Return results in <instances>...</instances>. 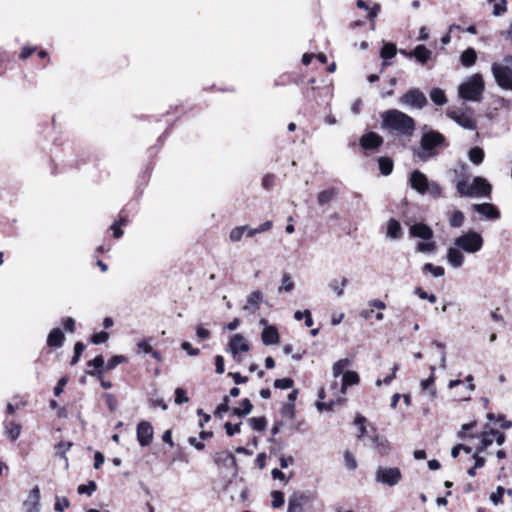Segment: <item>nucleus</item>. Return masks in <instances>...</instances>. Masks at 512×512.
<instances>
[{"mask_svg":"<svg viewBox=\"0 0 512 512\" xmlns=\"http://www.w3.org/2000/svg\"><path fill=\"white\" fill-rule=\"evenodd\" d=\"M381 126L382 129L403 142L410 141L416 130L415 120L398 109H389L383 112Z\"/></svg>","mask_w":512,"mask_h":512,"instance_id":"obj_1","label":"nucleus"},{"mask_svg":"<svg viewBox=\"0 0 512 512\" xmlns=\"http://www.w3.org/2000/svg\"><path fill=\"white\" fill-rule=\"evenodd\" d=\"M448 143L443 134L436 130H429L422 134L419 146L413 154L419 160L427 162L439 154V148L447 147Z\"/></svg>","mask_w":512,"mask_h":512,"instance_id":"obj_2","label":"nucleus"},{"mask_svg":"<svg viewBox=\"0 0 512 512\" xmlns=\"http://www.w3.org/2000/svg\"><path fill=\"white\" fill-rule=\"evenodd\" d=\"M409 184L412 189L421 195L428 193L433 198H439L442 195L441 186L435 181H429L428 177L419 170L410 173Z\"/></svg>","mask_w":512,"mask_h":512,"instance_id":"obj_3","label":"nucleus"},{"mask_svg":"<svg viewBox=\"0 0 512 512\" xmlns=\"http://www.w3.org/2000/svg\"><path fill=\"white\" fill-rule=\"evenodd\" d=\"M484 81L481 74L472 75L458 87L459 97L465 101L479 102L482 100Z\"/></svg>","mask_w":512,"mask_h":512,"instance_id":"obj_4","label":"nucleus"},{"mask_svg":"<svg viewBox=\"0 0 512 512\" xmlns=\"http://www.w3.org/2000/svg\"><path fill=\"white\" fill-rule=\"evenodd\" d=\"M453 244L468 254L479 252L484 245L482 235L475 230H468L454 239Z\"/></svg>","mask_w":512,"mask_h":512,"instance_id":"obj_5","label":"nucleus"},{"mask_svg":"<svg viewBox=\"0 0 512 512\" xmlns=\"http://www.w3.org/2000/svg\"><path fill=\"white\" fill-rule=\"evenodd\" d=\"M491 72L497 85L512 91V56H506L502 63H493Z\"/></svg>","mask_w":512,"mask_h":512,"instance_id":"obj_6","label":"nucleus"},{"mask_svg":"<svg viewBox=\"0 0 512 512\" xmlns=\"http://www.w3.org/2000/svg\"><path fill=\"white\" fill-rule=\"evenodd\" d=\"M402 478L401 471L396 467H378L375 472V480L383 485L393 487Z\"/></svg>","mask_w":512,"mask_h":512,"instance_id":"obj_7","label":"nucleus"},{"mask_svg":"<svg viewBox=\"0 0 512 512\" xmlns=\"http://www.w3.org/2000/svg\"><path fill=\"white\" fill-rule=\"evenodd\" d=\"M312 497L304 492H294L288 499L287 512H308Z\"/></svg>","mask_w":512,"mask_h":512,"instance_id":"obj_8","label":"nucleus"},{"mask_svg":"<svg viewBox=\"0 0 512 512\" xmlns=\"http://www.w3.org/2000/svg\"><path fill=\"white\" fill-rule=\"evenodd\" d=\"M400 103L413 108L422 109L427 105L425 94L419 89L412 88L408 90L401 98Z\"/></svg>","mask_w":512,"mask_h":512,"instance_id":"obj_9","label":"nucleus"},{"mask_svg":"<svg viewBox=\"0 0 512 512\" xmlns=\"http://www.w3.org/2000/svg\"><path fill=\"white\" fill-rule=\"evenodd\" d=\"M447 115L455 121L459 126L466 130H475L477 128V122L472 115L460 110H449Z\"/></svg>","mask_w":512,"mask_h":512,"instance_id":"obj_10","label":"nucleus"},{"mask_svg":"<svg viewBox=\"0 0 512 512\" xmlns=\"http://www.w3.org/2000/svg\"><path fill=\"white\" fill-rule=\"evenodd\" d=\"M213 461L218 467L231 469L233 471V474L237 473L236 458L230 451L223 450L216 452L213 456Z\"/></svg>","mask_w":512,"mask_h":512,"instance_id":"obj_11","label":"nucleus"},{"mask_svg":"<svg viewBox=\"0 0 512 512\" xmlns=\"http://www.w3.org/2000/svg\"><path fill=\"white\" fill-rule=\"evenodd\" d=\"M153 427L148 421H141L136 428L137 441L141 447H146L151 444L153 440Z\"/></svg>","mask_w":512,"mask_h":512,"instance_id":"obj_12","label":"nucleus"},{"mask_svg":"<svg viewBox=\"0 0 512 512\" xmlns=\"http://www.w3.org/2000/svg\"><path fill=\"white\" fill-rule=\"evenodd\" d=\"M250 346L245 340L244 336L240 333L234 334L228 343L227 350L232 354L233 358L236 359L240 352H248Z\"/></svg>","mask_w":512,"mask_h":512,"instance_id":"obj_13","label":"nucleus"},{"mask_svg":"<svg viewBox=\"0 0 512 512\" xmlns=\"http://www.w3.org/2000/svg\"><path fill=\"white\" fill-rule=\"evenodd\" d=\"M22 507L24 512H40L41 503L39 486L32 488L27 498L24 500Z\"/></svg>","mask_w":512,"mask_h":512,"instance_id":"obj_14","label":"nucleus"},{"mask_svg":"<svg viewBox=\"0 0 512 512\" xmlns=\"http://www.w3.org/2000/svg\"><path fill=\"white\" fill-rule=\"evenodd\" d=\"M409 236L422 240H432L434 232L430 226L423 222H417L409 227Z\"/></svg>","mask_w":512,"mask_h":512,"instance_id":"obj_15","label":"nucleus"},{"mask_svg":"<svg viewBox=\"0 0 512 512\" xmlns=\"http://www.w3.org/2000/svg\"><path fill=\"white\" fill-rule=\"evenodd\" d=\"M263 302V293L260 290H255L247 296L246 304L242 310L248 314H254Z\"/></svg>","mask_w":512,"mask_h":512,"instance_id":"obj_16","label":"nucleus"},{"mask_svg":"<svg viewBox=\"0 0 512 512\" xmlns=\"http://www.w3.org/2000/svg\"><path fill=\"white\" fill-rule=\"evenodd\" d=\"M446 259L452 268L458 269L464 264L465 257L463 251L454 245L447 249Z\"/></svg>","mask_w":512,"mask_h":512,"instance_id":"obj_17","label":"nucleus"},{"mask_svg":"<svg viewBox=\"0 0 512 512\" xmlns=\"http://www.w3.org/2000/svg\"><path fill=\"white\" fill-rule=\"evenodd\" d=\"M473 209L487 219L497 220L500 218V211L492 203L474 204Z\"/></svg>","mask_w":512,"mask_h":512,"instance_id":"obj_18","label":"nucleus"},{"mask_svg":"<svg viewBox=\"0 0 512 512\" xmlns=\"http://www.w3.org/2000/svg\"><path fill=\"white\" fill-rule=\"evenodd\" d=\"M383 138L376 132H368L360 138V146L365 150H373L381 146Z\"/></svg>","mask_w":512,"mask_h":512,"instance_id":"obj_19","label":"nucleus"},{"mask_svg":"<svg viewBox=\"0 0 512 512\" xmlns=\"http://www.w3.org/2000/svg\"><path fill=\"white\" fill-rule=\"evenodd\" d=\"M472 188L474 189V193L471 197L489 196L492 190L488 181L480 176L473 178Z\"/></svg>","mask_w":512,"mask_h":512,"instance_id":"obj_20","label":"nucleus"},{"mask_svg":"<svg viewBox=\"0 0 512 512\" xmlns=\"http://www.w3.org/2000/svg\"><path fill=\"white\" fill-rule=\"evenodd\" d=\"M494 441H496L498 445H502L505 441V435L496 429H491L489 432H484L481 438V449L487 448Z\"/></svg>","mask_w":512,"mask_h":512,"instance_id":"obj_21","label":"nucleus"},{"mask_svg":"<svg viewBox=\"0 0 512 512\" xmlns=\"http://www.w3.org/2000/svg\"><path fill=\"white\" fill-rule=\"evenodd\" d=\"M261 340L264 345H275L279 342V332L276 326L268 325L261 333Z\"/></svg>","mask_w":512,"mask_h":512,"instance_id":"obj_22","label":"nucleus"},{"mask_svg":"<svg viewBox=\"0 0 512 512\" xmlns=\"http://www.w3.org/2000/svg\"><path fill=\"white\" fill-rule=\"evenodd\" d=\"M410 54L421 65H425L432 57V51L423 44L417 45Z\"/></svg>","mask_w":512,"mask_h":512,"instance_id":"obj_23","label":"nucleus"},{"mask_svg":"<svg viewBox=\"0 0 512 512\" xmlns=\"http://www.w3.org/2000/svg\"><path fill=\"white\" fill-rule=\"evenodd\" d=\"M65 335L60 328H53L47 336V345L51 348H60L63 346Z\"/></svg>","mask_w":512,"mask_h":512,"instance_id":"obj_24","label":"nucleus"},{"mask_svg":"<svg viewBox=\"0 0 512 512\" xmlns=\"http://www.w3.org/2000/svg\"><path fill=\"white\" fill-rule=\"evenodd\" d=\"M386 236L392 240H400L403 237L402 227L398 220L391 218L387 222Z\"/></svg>","mask_w":512,"mask_h":512,"instance_id":"obj_25","label":"nucleus"},{"mask_svg":"<svg viewBox=\"0 0 512 512\" xmlns=\"http://www.w3.org/2000/svg\"><path fill=\"white\" fill-rule=\"evenodd\" d=\"M360 381V377L355 371H347L342 376L341 393L345 394L349 386L357 385Z\"/></svg>","mask_w":512,"mask_h":512,"instance_id":"obj_26","label":"nucleus"},{"mask_svg":"<svg viewBox=\"0 0 512 512\" xmlns=\"http://www.w3.org/2000/svg\"><path fill=\"white\" fill-rule=\"evenodd\" d=\"M253 409V405L248 398H245L241 401L240 407H234L232 410V414L234 416L243 418L251 413Z\"/></svg>","mask_w":512,"mask_h":512,"instance_id":"obj_27","label":"nucleus"},{"mask_svg":"<svg viewBox=\"0 0 512 512\" xmlns=\"http://www.w3.org/2000/svg\"><path fill=\"white\" fill-rule=\"evenodd\" d=\"M477 60V53L474 48H467L461 53L460 61L465 67H470L475 64Z\"/></svg>","mask_w":512,"mask_h":512,"instance_id":"obj_28","label":"nucleus"},{"mask_svg":"<svg viewBox=\"0 0 512 512\" xmlns=\"http://www.w3.org/2000/svg\"><path fill=\"white\" fill-rule=\"evenodd\" d=\"M337 195L336 188H328L318 193L317 202L319 205L323 206L331 202Z\"/></svg>","mask_w":512,"mask_h":512,"instance_id":"obj_29","label":"nucleus"},{"mask_svg":"<svg viewBox=\"0 0 512 512\" xmlns=\"http://www.w3.org/2000/svg\"><path fill=\"white\" fill-rule=\"evenodd\" d=\"M4 427L11 441H15L21 434V425L14 421H5Z\"/></svg>","mask_w":512,"mask_h":512,"instance_id":"obj_30","label":"nucleus"},{"mask_svg":"<svg viewBox=\"0 0 512 512\" xmlns=\"http://www.w3.org/2000/svg\"><path fill=\"white\" fill-rule=\"evenodd\" d=\"M396 53L397 48L394 43H384L380 50V56L384 59L383 66L387 65L386 60L392 59Z\"/></svg>","mask_w":512,"mask_h":512,"instance_id":"obj_31","label":"nucleus"},{"mask_svg":"<svg viewBox=\"0 0 512 512\" xmlns=\"http://www.w3.org/2000/svg\"><path fill=\"white\" fill-rule=\"evenodd\" d=\"M430 99L435 105L438 106H443L447 103V97L444 90L437 87L430 91Z\"/></svg>","mask_w":512,"mask_h":512,"instance_id":"obj_32","label":"nucleus"},{"mask_svg":"<svg viewBox=\"0 0 512 512\" xmlns=\"http://www.w3.org/2000/svg\"><path fill=\"white\" fill-rule=\"evenodd\" d=\"M351 361L350 359L348 358H342L338 361H336L334 364H333V367H332V374H333V377L334 378H338L340 375L343 376V371L344 369L348 368L351 366Z\"/></svg>","mask_w":512,"mask_h":512,"instance_id":"obj_33","label":"nucleus"},{"mask_svg":"<svg viewBox=\"0 0 512 512\" xmlns=\"http://www.w3.org/2000/svg\"><path fill=\"white\" fill-rule=\"evenodd\" d=\"M484 156V150L479 146L471 148L468 152L469 160L475 165H480L484 160Z\"/></svg>","mask_w":512,"mask_h":512,"instance_id":"obj_34","label":"nucleus"},{"mask_svg":"<svg viewBox=\"0 0 512 512\" xmlns=\"http://www.w3.org/2000/svg\"><path fill=\"white\" fill-rule=\"evenodd\" d=\"M378 165L381 174L384 176L390 175L393 171L394 164L392 159L389 157H380L378 159Z\"/></svg>","mask_w":512,"mask_h":512,"instance_id":"obj_35","label":"nucleus"},{"mask_svg":"<svg viewBox=\"0 0 512 512\" xmlns=\"http://www.w3.org/2000/svg\"><path fill=\"white\" fill-rule=\"evenodd\" d=\"M127 223L128 219L126 217L120 216L119 219L110 226L114 238L119 239L123 236L124 231L121 229V227L127 225Z\"/></svg>","mask_w":512,"mask_h":512,"instance_id":"obj_36","label":"nucleus"},{"mask_svg":"<svg viewBox=\"0 0 512 512\" xmlns=\"http://www.w3.org/2000/svg\"><path fill=\"white\" fill-rule=\"evenodd\" d=\"M295 287V283L289 273H284L281 279V285L278 288V292H291Z\"/></svg>","mask_w":512,"mask_h":512,"instance_id":"obj_37","label":"nucleus"},{"mask_svg":"<svg viewBox=\"0 0 512 512\" xmlns=\"http://www.w3.org/2000/svg\"><path fill=\"white\" fill-rule=\"evenodd\" d=\"M457 192L461 196L470 197L474 193V189L472 188V183L469 184L465 179L459 180L456 184Z\"/></svg>","mask_w":512,"mask_h":512,"instance_id":"obj_38","label":"nucleus"},{"mask_svg":"<svg viewBox=\"0 0 512 512\" xmlns=\"http://www.w3.org/2000/svg\"><path fill=\"white\" fill-rule=\"evenodd\" d=\"M348 284V279L343 277L341 281L336 279L330 281L329 288L336 293L338 297H342L344 294V287Z\"/></svg>","mask_w":512,"mask_h":512,"instance_id":"obj_39","label":"nucleus"},{"mask_svg":"<svg viewBox=\"0 0 512 512\" xmlns=\"http://www.w3.org/2000/svg\"><path fill=\"white\" fill-rule=\"evenodd\" d=\"M465 221L464 213L460 210H455L449 217V225L453 228H460Z\"/></svg>","mask_w":512,"mask_h":512,"instance_id":"obj_40","label":"nucleus"},{"mask_svg":"<svg viewBox=\"0 0 512 512\" xmlns=\"http://www.w3.org/2000/svg\"><path fill=\"white\" fill-rule=\"evenodd\" d=\"M434 382H435V376L434 375H430L427 379H424V380H422L420 382L422 390H428L429 389V394H430L432 399L437 397V392H436V389L434 387Z\"/></svg>","mask_w":512,"mask_h":512,"instance_id":"obj_41","label":"nucleus"},{"mask_svg":"<svg viewBox=\"0 0 512 512\" xmlns=\"http://www.w3.org/2000/svg\"><path fill=\"white\" fill-rule=\"evenodd\" d=\"M424 273H431L434 277H442L445 274V269L442 266H436L432 263H425L422 267Z\"/></svg>","mask_w":512,"mask_h":512,"instance_id":"obj_42","label":"nucleus"},{"mask_svg":"<svg viewBox=\"0 0 512 512\" xmlns=\"http://www.w3.org/2000/svg\"><path fill=\"white\" fill-rule=\"evenodd\" d=\"M248 422L255 431L262 432L266 429L267 421L265 417H252Z\"/></svg>","mask_w":512,"mask_h":512,"instance_id":"obj_43","label":"nucleus"},{"mask_svg":"<svg viewBox=\"0 0 512 512\" xmlns=\"http://www.w3.org/2000/svg\"><path fill=\"white\" fill-rule=\"evenodd\" d=\"M425 242H419L416 246V250L421 253H433L436 251V243L431 240H424Z\"/></svg>","mask_w":512,"mask_h":512,"instance_id":"obj_44","label":"nucleus"},{"mask_svg":"<svg viewBox=\"0 0 512 512\" xmlns=\"http://www.w3.org/2000/svg\"><path fill=\"white\" fill-rule=\"evenodd\" d=\"M246 229H247V225L237 226V227L233 228L229 234L230 241L231 242H239L242 239Z\"/></svg>","mask_w":512,"mask_h":512,"instance_id":"obj_45","label":"nucleus"},{"mask_svg":"<svg viewBox=\"0 0 512 512\" xmlns=\"http://www.w3.org/2000/svg\"><path fill=\"white\" fill-rule=\"evenodd\" d=\"M272 497V507L273 508H280L284 505L285 499H284V493L278 490H274L271 492Z\"/></svg>","mask_w":512,"mask_h":512,"instance_id":"obj_46","label":"nucleus"},{"mask_svg":"<svg viewBox=\"0 0 512 512\" xmlns=\"http://www.w3.org/2000/svg\"><path fill=\"white\" fill-rule=\"evenodd\" d=\"M97 489V485L94 481H89L87 484L79 485L77 491L79 494L92 495Z\"/></svg>","mask_w":512,"mask_h":512,"instance_id":"obj_47","label":"nucleus"},{"mask_svg":"<svg viewBox=\"0 0 512 512\" xmlns=\"http://www.w3.org/2000/svg\"><path fill=\"white\" fill-rule=\"evenodd\" d=\"M126 361V357L122 355H114L112 356L108 362L106 363L105 369L106 370H113L115 369L119 364Z\"/></svg>","mask_w":512,"mask_h":512,"instance_id":"obj_48","label":"nucleus"},{"mask_svg":"<svg viewBox=\"0 0 512 512\" xmlns=\"http://www.w3.org/2000/svg\"><path fill=\"white\" fill-rule=\"evenodd\" d=\"M87 374L90 376H96L100 380V384L103 389H110L112 387V383L110 381L103 379V370H88Z\"/></svg>","mask_w":512,"mask_h":512,"instance_id":"obj_49","label":"nucleus"},{"mask_svg":"<svg viewBox=\"0 0 512 512\" xmlns=\"http://www.w3.org/2000/svg\"><path fill=\"white\" fill-rule=\"evenodd\" d=\"M414 294L417 295L422 300H427L430 303H435L437 301V297L435 294H428L421 287H416L414 289Z\"/></svg>","mask_w":512,"mask_h":512,"instance_id":"obj_50","label":"nucleus"},{"mask_svg":"<svg viewBox=\"0 0 512 512\" xmlns=\"http://www.w3.org/2000/svg\"><path fill=\"white\" fill-rule=\"evenodd\" d=\"M293 384V379L289 377L276 379L274 381V387L282 390L290 389L293 386Z\"/></svg>","mask_w":512,"mask_h":512,"instance_id":"obj_51","label":"nucleus"},{"mask_svg":"<svg viewBox=\"0 0 512 512\" xmlns=\"http://www.w3.org/2000/svg\"><path fill=\"white\" fill-rule=\"evenodd\" d=\"M365 422L366 418L361 414H358L354 420V424L359 428V434L357 435L359 439L364 437L366 434Z\"/></svg>","mask_w":512,"mask_h":512,"instance_id":"obj_52","label":"nucleus"},{"mask_svg":"<svg viewBox=\"0 0 512 512\" xmlns=\"http://www.w3.org/2000/svg\"><path fill=\"white\" fill-rule=\"evenodd\" d=\"M72 447V443L71 442H59L58 444H56L55 446V450H56V455L60 456L61 458H65L67 460V458L65 457V454L66 452Z\"/></svg>","mask_w":512,"mask_h":512,"instance_id":"obj_53","label":"nucleus"},{"mask_svg":"<svg viewBox=\"0 0 512 512\" xmlns=\"http://www.w3.org/2000/svg\"><path fill=\"white\" fill-rule=\"evenodd\" d=\"M69 506H70V502L66 497H56V501L54 504L55 511L63 512Z\"/></svg>","mask_w":512,"mask_h":512,"instance_id":"obj_54","label":"nucleus"},{"mask_svg":"<svg viewBox=\"0 0 512 512\" xmlns=\"http://www.w3.org/2000/svg\"><path fill=\"white\" fill-rule=\"evenodd\" d=\"M189 401V398L186 395V391L183 388H176L175 389V403L177 405H181L183 403H187Z\"/></svg>","mask_w":512,"mask_h":512,"instance_id":"obj_55","label":"nucleus"},{"mask_svg":"<svg viewBox=\"0 0 512 512\" xmlns=\"http://www.w3.org/2000/svg\"><path fill=\"white\" fill-rule=\"evenodd\" d=\"M105 361L102 355H97L94 359L89 360L87 362L88 367L94 368L93 370H102L101 368L104 366Z\"/></svg>","mask_w":512,"mask_h":512,"instance_id":"obj_56","label":"nucleus"},{"mask_svg":"<svg viewBox=\"0 0 512 512\" xmlns=\"http://www.w3.org/2000/svg\"><path fill=\"white\" fill-rule=\"evenodd\" d=\"M505 489L502 486H498L496 491L490 495V500L494 505H498L502 502Z\"/></svg>","mask_w":512,"mask_h":512,"instance_id":"obj_57","label":"nucleus"},{"mask_svg":"<svg viewBox=\"0 0 512 512\" xmlns=\"http://www.w3.org/2000/svg\"><path fill=\"white\" fill-rule=\"evenodd\" d=\"M228 410H229V398H228V396H225V397L223 398V402H222V403H220V404L217 406V408H216V410H215V413H214V414H215V416H217V417H220V418H221V417L223 416V413L228 412Z\"/></svg>","mask_w":512,"mask_h":512,"instance_id":"obj_58","label":"nucleus"},{"mask_svg":"<svg viewBox=\"0 0 512 512\" xmlns=\"http://www.w3.org/2000/svg\"><path fill=\"white\" fill-rule=\"evenodd\" d=\"M109 338V334L105 331H100L98 333H95L91 337V341L95 345H99L102 343H105Z\"/></svg>","mask_w":512,"mask_h":512,"instance_id":"obj_59","label":"nucleus"},{"mask_svg":"<svg viewBox=\"0 0 512 512\" xmlns=\"http://www.w3.org/2000/svg\"><path fill=\"white\" fill-rule=\"evenodd\" d=\"M345 466L348 470H355L357 468V461L355 457L349 452L346 451L344 454Z\"/></svg>","mask_w":512,"mask_h":512,"instance_id":"obj_60","label":"nucleus"},{"mask_svg":"<svg viewBox=\"0 0 512 512\" xmlns=\"http://www.w3.org/2000/svg\"><path fill=\"white\" fill-rule=\"evenodd\" d=\"M241 424H242L241 422H239L237 424H232L230 422H226L224 425L226 434L231 437V436H234L235 434L239 433Z\"/></svg>","mask_w":512,"mask_h":512,"instance_id":"obj_61","label":"nucleus"},{"mask_svg":"<svg viewBox=\"0 0 512 512\" xmlns=\"http://www.w3.org/2000/svg\"><path fill=\"white\" fill-rule=\"evenodd\" d=\"M499 3H494L493 6V14L495 16H500L507 11V1L499 0Z\"/></svg>","mask_w":512,"mask_h":512,"instance_id":"obj_62","label":"nucleus"},{"mask_svg":"<svg viewBox=\"0 0 512 512\" xmlns=\"http://www.w3.org/2000/svg\"><path fill=\"white\" fill-rule=\"evenodd\" d=\"M103 398L106 401V404L111 412L117 409V400L111 393L103 394Z\"/></svg>","mask_w":512,"mask_h":512,"instance_id":"obj_63","label":"nucleus"},{"mask_svg":"<svg viewBox=\"0 0 512 512\" xmlns=\"http://www.w3.org/2000/svg\"><path fill=\"white\" fill-rule=\"evenodd\" d=\"M181 348L187 352L190 356H197L200 353V350L198 348L192 347L191 343L184 341L181 344Z\"/></svg>","mask_w":512,"mask_h":512,"instance_id":"obj_64","label":"nucleus"}]
</instances>
